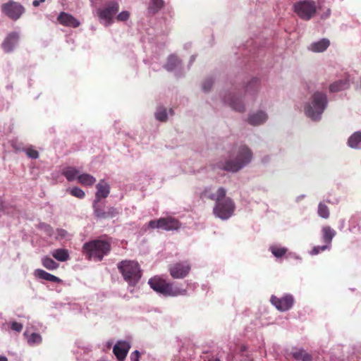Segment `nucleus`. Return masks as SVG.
<instances>
[{"label": "nucleus", "mask_w": 361, "mask_h": 361, "mask_svg": "<svg viewBox=\"0 0 361 361\" xmlns=\"http://www.w3.org/2000/svg\"><path fill=\"white\" fill-rule=\"evenodd\" d=\"M350 87L349 80L347 79H342L335 81L329 86V91L331 92H338L345 90Z\"/></svg>", "instance_id": "a878e982"}, {"label": "nucleus", "mask_w": 361, "mask_h": 361, "mask_svg": "<svg viewBox=\"0 0 361 361\" xmlns=\"http://www.w3.org/2000/svg\"><path fill=\"white\" fill-rule=\"evenodd\" d=\"M226 195V190L220 187L217 190L214 186H207L200 194V198L202 200H210L215 201V202L220 198L225 197Z\"/></svg>", "instance_id": "9d476101"}, {"label": "nucleus", "mask_w": 361, "mask_h": 361, "mask_svg": "<svg viewBox=\"0 0 361 361\" xmlns=\"http://www.w3.org/2000/svg\"><path fill=\"white\" fill-rule=\"evenodd\" d=\"M169 114H170L171 115H173V109H169Z\"/></svg>", "instance_id": "5fc2aeb1"}, {"label": "nucleus", "mask_w": 361, "mask_h": 361, "mask_svg": "<svg viewBox=\"0 0 361 361\" xmlns=\"http://www.w3.org/2000/svg\"><path fill=\"white\" fill-rule=\"evenodd\" d=\"M267 120V113L263 110H258L249 114L247 121L251 126H257L264 124Z\"/></svg>", "instance_id": "f3484780"}, {"label": "nucleus", "mask_w": 361, "mask_h": 361, "mask_svg": "<svg viewBox=\"0 0 361 361\" xmlns=\"http://www.w3.org/2000/svg\"><path fill=\"white\" fill-rule=\"evenodd\" d=\"M130 348L128 341H118L114 346V353L119 361H123Z\"/></svg>", "instance_id": "a211bd4d"}, {"label": "nucleus", "mask_w": 361, "mask_h": 361, "mask_svg": "<svg viewBox=\"0 0 361 361\" xmlns=\"http://www.w3.org/2000/svg\"><path fill=\"white\" fill-rule=\"evenodd\" d=\"M331 15V10L330 8H327L326 11L322 15V18L326 19L329 18Z\"/></svg>", "instance_id": "09e8293b"}, {"label": "nucleus", "mask_w": 361, "mask_h": 361, "mask_svg": "<svg viewBox=\"0 0 361 361\" xmlns=\"http://www.w3.org/2000/svg\"><path fill=\"white\" fill-rule=\"evenodd\" d=\"M223 102L227 104L233 110L243 112L245 111V105L241 99L233 92H228L223 97Z\"/></svg>", "instance_id": "2eb2a0df"}, {"label": "nucleus", "mask_w": 361, "mask_h": 361, "mask_svg": "<svg viewBox=\"0 0 361 361\" xmlns=\"http://www.w3.org/2000/svg\"><path fill=\"white\" fill-rule=\"evenodd\" d=\"M6 326H8V329L20 332L23 330V324L21 323L13 321L5 324Z\"/></svg>", "instance_id": "58836bf2"}, {"label": "nucleus", "mask_w": 361, "mask_h": 361, "mask_svg": "<svg viewBox=\"0 0 361 361\" xmlns=\"http://www.w3.org/2000/svg\"><path fill=\"white\" fill-rule=\"evenodd\" d=\"M92 207L94 216L98 219H111L117 216L120 211L118 208L109 207L104 208L101 207L99 204L92 203Z\"/></svg>", "instance_id": "ddd939ff"}, {"label": "nucleus", "mask_w": 361, "mask_h": 361, "mask_svg": "<svg viewBox=\"0 0 361 361\" xmlns=\"http://www.w3.org/2000/svg\"><path fill=\"white\" fill-rule=\"evenodd\" d=\"M96 188L97 192L93 203L99 204L102 198H106L108 197L110 192V186L105 180H102L96 185Z\"/></svg>", "instance_id": "aec40b11"}, {"label": "nucleus", "mask_w": 361, "mask_h": 361, "mask_svg": "<svg viewBox=\"0 0 361 361\" xmlns=\"http://www.w3.org/2000/svg\"><path fill=\"white\" fill-rule=\"evenodd\" d=\"M2 11L13 20H18L25 12L24 7L19 3L9 1L2 5Z\"/></svg>", "instance_id": "9b49d317"}, {"label": "nucleus", "mask_w": 361, "mask_h": 361, "mask_svg": "<svg viewBox=\"0 0 361 361\" xmlns=\"http://www.w3.org/2000/svg\"><path fill=\"white\" fill-rule=\"evenodd\" d=\"M68 191L73 196L78 197L79 199H82L85 195V192L78 187H74L73 188L68 189Z\"/></svg>", "instance_id": "4c0bfd02"}, {"label": "nucleus", "mask_w": 361, "mask_h": 361, "mask_svg": "<svg viewBox=\"0 0 361 361\" xmlns=\"http://www.w3.org/2000/svg\"><path fill=\"white\" fill-rule=\"evenodd\" d=\"M25 152L27 156L31 159H37L39 157L38 152L32 148H27Z\"/></svg>", "instance_id": "37998d69"}, {"label": "nucleus", "mask_w": 361, "mask_h": 361, "mask_svg": "<svg viewBox=\"0 0 361 361\" xmlns=\"http://www.w3.org/2000/svg\"><path fill=\"white\" fill-rule=\"evenodd\" d=\"M292 357L298 361H312V355L304 349H295L290 353Z\"/></svg>", "instance_id": "bb28decb"}, {"label": "nucleus", "mask_w": 361, "mask_h": 361, "mask_svg": "<svg viewBox=\"0 0 361 361\" xmlns=\"http://www.w3.org/2000/svg\"><path fill=\"white\" fill-rule=\"evenodd\" d=\"M270 301L278 310L281 312H286L289 310L293 306L295 300L291 294H285L280 298L275 295H272Z\"/></svg>", "instance_id": "f8f14e48"}, {"label": "nucleus", "mask_w": 361, "mask_h": 361, "mask_svg": "<svg viewBox=\"0 0 361 361\" xmlns=\"http://www.w3.org/2000/svg\"><path fill=\"white\" fill-rule=\"evenodd\" d=\"M39 228L42 229V230H44L47 234L49 236H51L53 233V229L52 228L47 224H44V223H42V224H39Z\"/></svg>", "instance_id": "c03bdc74"}, {"label": "nucleus", "mask_w": 361, "mask_h": 361, "mask_svg": "<svg viewBox=\"0 0 361 361\" xmlns=\"http://www.w3.org/2000/svg\"><path fill=\"white\" fill-rule=\"evenodd\" d=\"M330 45V41L326 38H322L319 40L312 42L307 49L314 53L324 52Z\"/></svg>", "instance_id": "4be33fe9"}, {"label": "nucleus", "mask_w": 361, "mask_h": 361, "mask_svg": "<svg viewBox=\"0 0 361 361\" xmlns=\"http://www.w3.org/2000/svg\"><path fill=\"white\" fill-rule=\"evenodd\" d=\"M111 250L109 243L102 240H94L85 243L82 246V253L89 260L102 261Z\"/></svg>", "instance_id": "7ed1b4c3"}, {"label": "nucleus", "mask_w": 361, "mask_h": 361, "mask_svg": "<svg viewBox=\"0 0 361 361\" xmlns=\"http://www.w3.org/2000/svg\"><path fill=\"white\" fill-rule=\"evenodd\" d=\"M191 269L188 262H180L172 264L169 267V272L173 279H183L188 276Z\"/></svg>", "instance_id": "4468645a"}, {"label": "nucleus", "mask_w": 361, "mask_h": 361, "mask_svg": "<svg viewBox=\"0 0 361 361\" xmlns=\"http://www.w3.org/2000/svg\"><path fill=\"white\" fill-rule=\"evenodd\" d=\"M130 358L131 361H140V352L135 350L130 354Z\"/></svg>", "instance_id": "a18cd8bd"}, {"label": "nucleus", "mask_w": 361, "mask_h": 361, "mask_svg": "<svg viewBox=\"0 0 361 361\" xmlns=\"http://www.w3.org/2000/svg\"><path fill=\"white\" fill-rule=\"evenodd\" d=\"M213 84L214 80L212 78H207L202 85V91L204 92H208L211 90Z\"/></svg>", "instance_id": "ea45409f"}, {"label": "nucleus", "mask_w": 361, "mask_h": 361, "mask_svg": "<svg viewBox=\"0 0 361 361\" xmlns=\"http://www.w3.org/2000/svg\"><path fill=\"white\" fill-rule=\"evenodd\" d=\"M78 180L84 185H92L96 182V178L88 173L79 174Z\"/></svg>", "instance_id": "473e14b6"}, {"label": "nucleus", "mask_w": 361, "mask_h": 361, "mask_svg": "<svg viewBox=\"0 0 361 361\" xmlns=\"http://www.w3.org/2000/svg\"><path fill=\"white\" fill-rule=\"evenodd\" d=\"M164 68L169 72H175L176 77L183 75L182 61L176 55L171 54L168 57Z\"/></svg>", "instance_id": "dca6fc26"}, {"label": "nucleus", "mask_w": 361, "mask_h": 361, "mask_svg": "<svg viewBox=\"0 0 361 361\" xmlns=\"http://www.w3.org/2000/svg\"><path fill=\"white\" fill-rule=\"evenodd\" d=\"M19 40V34L17 32L9 33L2 43V47L6 52H10L18 44Z\"/></svg>", "instance_id": "412c9836"}, {"label": "nucleus", "mask_w": 361, "mask_h": 361, "mask_svg": "<svg viewBox=\"0 0 361 361\" xmlns=\"http://www.w3.org/2000/svg\"><path fill=\"white\" fill-rule=\"evenodd\" d=\"M52 257L59 262H66L70 259V255L68 250L64 248H58L51 252Z\"/></svg>", "instance_id": "cd10ccee"}, {"label": "nucleus", "mask_w": 361, "mask_h": 361, "mask_svg": "<svg viewBox=\"0 0 361 361\" xmlns=\"http://www.w3.org/2000/svg\"><path fill=\"white\" fill-rule=\"evenodd\" d=\"M62 174L68 181H73L75 178L78 179V176L80 174V171L75 167L68 166L63 169Z\"/></svg>", "instance_id": "c756f323"}, {"label": "nucleus", "mask_w": 361, "mask_h": 361, "mask_svg": "<svg viewBox=\"0 0 361 361\" xmlns=\"http://www.w3.org/2000/svg\"><path fill=\"white\" fill-rule=\"evenodd\" d=\"M117 267L123 279L130 286H135L142 276L140 265L135 261L123 260L118 264Z\"/></svg>", "instance_id": "39448f33"}, {"label": "nucleus", "mask_w": 361, "mask_h": 361, "mask_svg": "<svg viewBox=\"0 0 361 361\" xmlns=\"http://www.w3.org/2000/svg\"><path fill=\"white\" fill-rule=\"evenodd\" d=\"M155 118L161 122H165L168 119V113L166 109L163 106H158L155 113Z\"/></svg>", "instance_id": "f704fd0d"}, {"label": "nucleus", "mask_w": 361, "mask_h": 361, "mask_svg": "<svg viewBox=\"0 0 361 361\" xmlns=\"http://www.w3.org/2000/svg\"><path fill=\"white\" fill-rule=\"evenodd\" d=\"M348 145L353 149L361 148V132L357 131L350 136L348 140Z\"/></svg>", "instance_id": "c85d7f7f"}, {"label": "nucleus", "mask_w": 361, "mask_h": 361, "mask_svg": "<svg viewBox=\"0 0 361 361\" xmlns=\"http://www.w3.org/2000/svg\"><path fill=\"white\" fill-rule=\"evenodd\" d=\"M148 284L154 291L164 296L176 297L187 294L186 288H180L173 283H168L158 276L151 278Z\"/></svg>", "instance_id": "20e7f679"}, {"label": "nucleus", "mask_w": 361, "mask_h": 361, "mask_svg": "<svg viewBox=\"0 0 361 361\" xmlns=\"http://www.w3.org/2000/svg\"><path fill=\"white\" fill-rule=\"evenodd\" d=\"M150 228H161L164 231H173L180 228L179 221L171 217L160 218L157 220H152L149 222Z\"/></svg>", "instance_id": "1a4fd4ad"}, {"label": "nucleus", "mask_w": 361, "mask_h": 361, "mask_svg": "<svg viewBox=\"0 0 361 361\" xmlns=\"http://www.w3.org/2000/svg\"><path fill=\"white\" fill-rule=\"evenodd\" d=\"M42 266L48 270L53 271L59 268V264L48 256L42 258Z\"/></svg>", "instance_id": "2f4dec72"}, {"label": "nucleus", "mask_w": 361, "mask_h": 361, "mask_svg": "<svg viewBox=\"0 0 361 361\" xmlns=\"http://www.w3.org/2000/svg\"><path fill=\"white\" fill-rule=\"evenodd\" d=\"M57 234L61 238H65L67 235L68 232L63 228H59L57 229Z\"/></svg>", "instance_id": "49530a36"}, {"label": "nucleus", "mask_w": 361, "mask_h": 361, "mask_svg": "<svg viewBox=\"0 0 361 361\" xmlns=\"http://www.w3.org/2000/svg\"><path fill=\"white\" fill-rule=\"evenodd\" d=\"M317 214L323 219H328L330 215L329 207L325 204L319 202L318 204Z\"/></svg>", "instance_id": "c9c22d12"}, {"label": "nucleus", "mask_w": 361, "mask_h": 361, "mask_svg": "<svg viewBox=\"0 0 361 361\" xmlns=\"http://www.w3.org/2000/svg\"><path fill=\"white\" fill-rule=\"evenodd\" d=\"M129 17H130L129 12L127 11H123L118 14V16H116V19L118 21L123 22V21H126L129 18Z\"/></svg>", "instance_id": "79ce46f5"}, {"label": "nucleus", "mask_w": 361, "mask_h": 361, "mask_svg": "<svg viewBox=\"0 0 361 361\" xmlns=\"http://www.w3.org/2000/svg\"><path fill=\"white\" fill-rule=\"evenodd\" d=\"M164 0H149V6L147 8L149 13H157L164 7Z\"/></svg>", "instance_id": "7c9ffc66"}, {"label": "nucleus", "mask_w": 361, "mask_h": 361, "mask_svg": "<svg viewBox=\"0 0 361 361\" xmlns=\"http://www.w3.org/2000/svg\"><path fill=\"white\" fill-rule=\"evenodd\" d=\"M0 361H8V360L6 357L0 355Z\"/></svg>", "instance_id": "864d4df0"}, {"label": "nucleus", "mask_w": 361, "mask_h": 361, "mask_svg": "<svg viewBox=\"0 0 361 361\" xmlns=\"http://www.w3.org/2000/svg\"><path fill=\"white\" fill-rule=\"evenodd\" d=\"M235 209V204L233 200L231 197L225 196L216 202L213 212L216 217L222 220H227L233 216Z\"/></svg>", "instance_id": "423d86ee"}, {"label": "nucleus", "mask_w": 361, "mask_h": 361, "mask_svg": "<svg viewBox=\"0 0 361 361\" xmlns=\"http://www.w3.org/2000/svg\"><path fill=\"white\" fill-rule=\"evenodd\" d=\"M57 20L61 25L66 27H78L80 24L78 19L66 12H61Z\"/></svg>", "instance_id": "6ab92c4d"}, {"label": "nucleus", "mask_w": 361, "mask_h": 361, "mask_svg": "<svg viewBox=\"0 0 361 361\" xmlns=\"http://www.w3.org/2000/svg\"><path fill=\"white\" fill-rule=\"evenodd\" d=\"M336 231L331 228L330 226H324L322 229V241L331 247V241L334 236L336 235Z\"/></svg>", "instance_id": "393cba45"}, {"label": "nucleus", "mask_w": 361, "mask_h": 361, "mask_svg": "<svg viewBox=\"0 0 361 361\" xmlns=\"http://www.w3.org/2000/svg\"><path fill=\"white\" fill-rule=\"evenodd\" d=\"M304 197H305V195H301L297 197L296 201L298 202V201H300L301 199H302Z\"/></svg>", "instance_id": "603ef678"}, {"label": "nucleus", "mask_w": 361, "mask_h": 361, "mask_svg": "<svg viewBox=\"0 0 361 361\" xmlns=\"http://www.w3.org/2000/svg\"><path fill=\"white\" fill-rule=\"evenodd\" d=\"M24 335L27 337V342L31 345H38L41 343L42 341L41 335L38 333L28 334L27 332L25 331Z\"/></svg>", "instance_id": "72a5a7b5"}, {"label": "nucleus", "mask_w": 361, "mask_h": 361, "mask_svg": "<svg viewBox=\"0 0 361 361\" xmlns=\"http://www.w3.org/2000/svg\"><path fill=\"white\" fill-rule=\"evenodd\" d=\"M269 250L273 255L277 258L281 257L287 252V249L286 247H282L277 245L271 246Z\"/></svg>", "instance_id": "e433bc0d"}, {"label": "nucleus", "mask_w": 361, "mask_h": 361, "mask_svg": "<svg viewBox=\"0 0 361 361\" xmlns=\"http://www.w3.org/2000/svg\"><path fill=\"white\" fill-rule=\"evenodd\" d=\"M195 55H192L190 56V62H189V67L191 66V64L195 61Z\"/></svg>", "instance_id": "3c124183"}, {"label": "nucleus", "mask_w": 361, "mask_h": 361, "mask_svg": "<svg viewBox=\"0 0 361 361\" xmlns=\"http://www.w3.org/2000/svg\"><path fill=\"white\" fill-rule=\"evenodd\" d=\"M293 8L298 16L305 20H310L317 12L315 2L310 0L297 1Z\"/></svg>", "instance_id": "0eeeda50"}, {"label": "nucleus", "mask_w": 361, "mask_h": 361, "mask_svg": "<svg viewBox=\"0 0 361 361\" xmlns=\"http://www.w3.org/2000/svg\"><path fill=\"white\" fill-rule=\"evenodd\" d=\"M259 80L257 78H251L245 87V92L246 94L255 96L259 90Z\"/></svg>", "instance_id": "5701e85b"}, {"label": "nucleus", "mask_w": 361, "mask_h": 361, "mask_svg": "<svg viewBox=\"0 0 361 361\" xmlns=\"http://www.w3.org/2000/svg\"><path fill=\"white\" fill-rule=\"evenodd\" d=\"M327 104L326 94L322 92L316 91L312 94L309 100L305 103L304 112L312 121H318L321 119Z\"/></svg>", "instance_id": "f03ea898"}, {"label": "nucleus", "mask_w": 361, "mask_h": 361, "mask_svg": "<svg viewBox=\"0 0 361 361\" xmlns=\"http://www.w3.org/2000/svg\"><path fill=\"white\" fill-rule=\"evenodd\" d=\"M331 247L326 244L321 246H314L310 252L312 255H317L326 250H330Z\"/></svg>", "instance_id": "a19ab883"}, {"label": "nucleus", "mask_w": 361, "mask_h": 361, "mask_svg": "<svg viewBox=\"0 0 361 361\" xmlns=\"http://www.w3.org/2000/svg\"><path fill=\"white\" fill-rule=\"evenodd\" d=\"M44 1H45V0H34V1H32V5H33L35 7H37V6H38L40 4V3H43V2H44Z\"/></svg>", "instance_id": "8fccbe9b"}, {"label": "nucleus", "mask_w": 361, "mask_h": 361, "mask_svg": "<svg viewBox=\"0 0 361 361\" xmlns=\"http://www.w3.org/2000/svg\"><path fill=\"white\" fill-rule=\"evenodd\" d=\"M35 276L37 278L40 279H43L47 281L54 282V283H60L61 282V279L59 277L51 274L43 269H37L35 271Z\"/></svg>", "instance_id": "b1692460"}, {"label": "nucleus", "mask_w": 361, "mask_h": 361, "mask_svg": "<svg viewBox=\"0 0 361 361\" xmlns=\"http://www.w3.org/2000/svg\"><path fill=\"white\" fill-rule=\"evenodd\" d=\"M253 159L251 149L244 144L234 145L229 152V158L219 161L215 167L226 171L236 173L248 166Z\"/></svg>", "instance_id": "f257e3e1"}, {"label": "nucleus", "mask_w": 361, "mask_h": 361, "mask_svg": "<svg viewBox=\"0 0 361 361\" xmlns=\"http://www.w3.org/2000/svg\"><path fill=\"white\" fill-rule=\"evenodd\" d=\"M6 208H7V205L0 197V212H5V210L6 209Z\"/></svg>", "instance_id": "de8ad7c7"}, {"label": "nucleus", "mask_w": 361, "mask_h": 361, "mask_svg": "<svg viewBox=\"0 0 361 361\" xmlns=\"http://www.w3.org/2000/svg\"><path fill=\"white\" fill-rule=\"evenodd\" d=\"M119 5L116 1L106 4L103 8H98L97 14L99 21L105 26H109L114 22V16L118 11Z\"/></svg>", "instance_id": "6e6552de"}]
</instances>
